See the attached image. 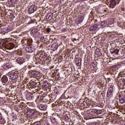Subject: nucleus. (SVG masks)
Masks as SVG:
<instances>
[{"label": "nucleus", "instance_id": "a211bd4d", "mask_svg": "<svg viewBox=\"0 0 125 125\" xmlns=\"http://www.w3.org/2000/svg\"><path fill=\"white\" fill-rule=\"evenodd\" d=\"M57 48H58V44L56 43H53L51 47V50H53V51H55Z\"/></svg>", "mask_w": 125, "mask_h": 125}, {"label": "nucleus", "instance_id": "58836bf2", "mask_svg": "<svg viewBox=\"0 0 125 125\" xmlns=\"http://www.w3.org/2000/svg\"><path fill=\"white\" fill-rule=\"evenodd\" d=\"M13 1H14V3H16V0H12V2H13Z\"/></svg>", "mask_w": 125, "mask_h": 125}, {"label": "nucleus", "instance_id": "b1692460", "mask_svg": "<svg viewBox=\"0 0 125 125\" xmlns=\"http://www.w3.org/2000/svg\"><path fill=\"white\" fill-rule=\"evenodd\" d=\"M110 5H112V6L117 5V2L116 1V0H111L110 1V3L109 5V6H110Z\"/></svg>", "mask_w": 125, "mask_h": 125}, {"label": "nucleus", "instance_id": "c85d7f7f", "mask_svg": "<svg viewBox=\"0 0 125 125\" xmlns=\"http://www.w3.org/2000/svg\"><path fill=\"white\" fill-rule=\"evenodd\" d=\"M79 24H81V23H82L83 22V16H81V17H80L79 18Z\"/></svg>", "mask_w": 125, "mask_h": 125}, {"label": "nucleus", "instance_id": "f3484780", "mask_svg": "<svg viewBox=\"0 0 125 125\" xmlns=\"http://www.w3.org/2000/svg\"><path fill=\"white\" fill-rule=\"evenodd\" d=\"M99 26H101L102 28H105V27H107V26H108V24L107 23V21H101L100 23Z\"/></svg>", "mask_w": 125, "mask_h": 125}, {"label": "nucleus", "instance_id": "6ab92c4d", "mask_svg": "<svg viewBox=\"0 0 125 125\" xmlns=\"http://www.w3.org/2000/svg\"><path fill=\"white\" fill-rule=\"evenodd\" d=\"M53 17V14L51 13H49L46 16V19L47 21H50L51 19H52V18Z\"/></svg>", "mask_w": 125, "mask_h": 125}, {"label": "nucleus", "instance_id": "c756f323", "mask_svg": "<svg viewBox=\"0 0 125 125\" xmlns=\"http://www.w3.org/2000/svg\"><path fill=\"white\" fill-rule=\"evenodd\" d=\"M96 54L97 55H100V50L99 48L96 49Z\"/></svg>", "mask_w": 125, "mask_h": 125}, {"label": "nucleus", "instance_id": "4c0bfd02", "mask_svg": "<svg viewBox=\"0 0 125 125\" xmlns=\"http://www.w3.org/2000/svg\"><path fill=\"white\" fill-rule=\"evenodd\" d=\"M42 59H43L42 57H40L38 60H42Z\"/></svg>", "mask_w": 125, "mask_h": 125}, {"label": "nucleus", "instance_id": "7c9ffc66", "mask_svg": "<svg viewBox=\"0 0 125 125\" xmlns=\"http://www.w3.org/2000/svg\"><path fill=\"white\" fill-rule=\"evenodd\" d=\"M40 41L41 42H43L45 41V40L44 39V36L41 37V38H40Z\"/></svg>", "mask_w": 125, "mask_h": 125}, {"label": "nucleus", "instance_id": "37998d69", "mask_svg": "<svg viewBox=\"0 0 125 125\" xmlns=\"http://www.w3.org/2000/svg\"><path fill=\"white\" fill-rule=\"evenodd\" d=\"M24 68H26V66H24Z\"/></svg>", "mask_w": 125, "mask_h": 125}, {"label": "nucleus", "instance_id": "f8f14e48", "mask_svg": "<svg viewBox=\"0 0 125 125\" xmlns=\"http://www.w3.org/2000/svg\"><path fill=\"white\" fill-rule=\"evenodd\" d=\"M37 105L39 106V108L40 110H41V111H45V110H46V105H45V104L41 103Z\"/></svg>", "mask_w": 125, "mask_h": 125}, {"label": "nucleus", "instance_id": "c03bdc74", "mask_svg": "<svg viewBox=\"0 0 125 125\" xmlns=\"http://www.w3.org/2000/svg\"><path fill=\"white\" fill-rule=\"evenodd\" d=\"M124 93L125 94V90L124 91Z\"/></svg>", "mask_w": 125, "mask_h": 125}, {"label": "nucleus", "instance_id": "39448f33", "mask_svg": "<svg viewBox=\"0 0 125 125\" xmlns=\"http://www.w3.org/2000/svg\"><path fill=\"white\" fill-rule=\"evenodd\" d=\"M36 10H37V6L36 5H32L29 7L28 11L31 14V13H34Z\"/></svg>", "mask_w": 125, "mask_h": 125}, {"label": "nucleus", "instance_id": "cd10ccee", "mask_svg": "<svg viewBox=\"0 0 125 125\" xmlns=\"http://www.w3.org/2000/svg\"><path fill=\"white\" fill-rule=\"evenodd\" d=\"M42 86L45 88L48 87V83H47V82H43L42 83Z\"/></svg>", "mask_w": 125, "mask_h": 125}, {"label": "nucleus", "instance_id": "49530a36", "mask_svg": "<svg viewBox=\"0 0 125 125\" xmlns=\"http://www.w3.org/2000/svg\"><path fill=\"white\" fill-rule=\"evenodd\" d=\"M62 96H61V97H62Z\"/></svg>", "mask_w": 125, "mask_h": 125}, {"label": "nucleus", "instance_id": "c9c22d12", "mask_svg": "<svg viewBox=\"0 0 125 125\" xmlns=\"http://www.w3.org/2000/svg\"><path fill=\"white\" fill-rule=\"evenodd\" d=\"M43 125H49V123H48V121H45Z\"/></svg>", "mask_w": 125, "mask_h": 125}, {"label": "nucleus", "instance_id": "a19ab883", "mask_svg": "<svg viewBox=\"0 0 125 125\" xmlns=\"http://www.w3.org/2000/svg\"><path fill=\"white\" fill-rule=\"evenodd\" d=\"M38 62H39V63H41V60H38Z\"/></svg>", "mask_w": 125, "mask_h": 125}, {"label": "nucleus", "instance_id": "1a4fd4ad", "mask_svg": "<svg viewBox=\"0 0 125 125\" xmlns=\"http://www.w3.org/2000/svg\"><path fill=\"white\" fill-rule=\"evenodd\" d=\"M16 62H17L18 64L19 65H22L23 63H25V59L23 57H19L16 59Z\"/></svg>", "mask_w": 125, "mask_h": 125}, {"label": "nucleus", "instance_id": "a878e982", "mask_svg": "<svg viewBox=\"0 0 125 125\" xmlns=\"http://www.w3.org/2000/svg\"><path fill=\"white\" fill-rule=\"evenodd\" d=\"M0 123H2V124H4V119L2 117V115L0 113Z\"/></svg>", "mask_w": 125, "mask_h": 125}, {"label": "nucleus", "instance_id": "a18cd8bd", "mask_svg": "<svg viewBox=\"0 0 125 125\" xmlns=\"http://www.w3.org/2000/svg\"><path fill=\"white\" fill-rule=\"evenodd\" d=\"M116 66V67H117V66H118L117 65H115Z\"/></svg>", "mask_w": 125, "mask_h": 125}, {"label": "nucleus", "instance_id": "ea45409f", "mask_svg": "<svg viewBox=\"0 0 125 125\" xmlns=\"http://www.w3.org/2000/svg\"><path fill=\"white\" fill-rule=\"evenodd\" d=\"M40 60V63H42V62L43 61V59H42V60Z\"/></svg>", "mask_w": 125, "mask_h": 125}, {"label": "nucleus", "instance_id": "423d86ee", "mask_svg": "<svg viewBox=\"0 0 125 125\" xmlns=\"http://www.w3.org/2000/svg\"><path fill=\"white\" fill-rule=\"evenodd\" d=\"M113 92L114 88H113V87H110L107 91V97H108V98H109V97H112Z\"/></svg>", "mask_w": 125, "mask_h": 125}, {"label": "nucleus", "instance_id": "20e7f679", "mask_svg": "<svg viewBox=\"0 0 125 125\" xmlns=\"http://www.w3.org/2000/svg\"><path fill=\"white\" fill-rule=\"evenodd\" d=\"M39 114V111L36 108H28L27 110V115L28 117H32V116H36Z\"/></svg>", "mask_w": 125, "mask_h": 125}, {"label": "nucleus", "instance_id": "2eb2a0df", "mask_svg": "<svg viewBox=\"0 0 125 125\" xmlns=\"http://www.w3.org/2000/svg\"><path fill=\"white\" fill-rule=\"evenodd\" d=\"M11 68H12V64L10 62L6 63L4 66V70H8V69H10Z\"/></svg>", "mask_w": 125, "mask_h": 125}, {"label": "nucleus", "instance_id": "4468645a", "mask_svg": "<svg viewBox=\"0 0 125 125\" xmlns=\"http://www.w3.org/2000/svg\"><path fill=\"white\" fill-rule=\"evenodd\" d=\"M31 76H32V77H40V76H41L40 72L37 71H33L31 72Z\"/></svg>", "mask_w": 125, "mask_h": 125}, {"label": "nucleus", "instance_id": "5701e85b", "mask_svg": "<svg viewBox=\"0 0 125 125\" xmlns=\"http://www.w3.org/2000/svg\"><path fill=\"white\" fill-rule=\"evenodd\" d=\"M119 52H120V50L119 49H113V51H111V54H114L115 53L117 55L119 54Z\"/></svg>", "mask_w": 125, "mask_h": 125}, {"label": "nucleus", "instance_id": "473e14b6", "mask_svg": "<svg viewBox=\"0 0 125 125\" xmlns=\"http://www.w3.org/2000/svg\"><path fill=\"white\" fill-rule=\"evenodd\" d=\"M34 125H41V122L40 121L34 123Z\"/></svg>", "mask_w": 125, "mask_h": 125}, {"label": "nucleus", "instance_id": "0eeeda50", "mask_svg": "<svg viewBox=\"0 0 125 125\" xmlns=\"http://www.w3.org/2000/svg\"><path fill=\"white\" fill-rule=\"evenodd\" d=\"M99 25L98 24H95L94 25L91 26L89 28V31H91V32H93L94 31H96L97 29H99V28H101V27H99Z\"/></svg>", "mask_w": 125, "mask_h": 125}, {"label": "nucleus", "instance_id": "bb28decb", "mask_svg": "<svg viewBox=\"0 0 125 125\" xmlns=\"http://www.w3.org/2000/svg\"><path fill=\"white\" fill-rule=\"evenodd\" d=\"M50 120L53 124H56V119L55 117H50Z\"/></svg>", "mask_w": 125, "mask_h": 125}, {"label": "nucleus", "instance_id": "aec40b11", "mask_svg": "<svg viewBox=\"0 0 125 125\" xmlns=\"http://www.w3.org/2000/svg\"><path fill=\"white\" fill-rule=\"evenodd\" d=\"M2 82L4 83H6L7 82H8V78L7 76L4 75L1 79Z\"/></svg>", "mask_w": 125, "mask_h": 125}, {"label": "nucleus", "instance_id": "9d476101", "mask_svg": "<svg viewBox=\"0 0 125 125\" xmlns=\"http://www.w3.org/2000/svg\"><path fill=\"white\" fill-rule=\"evenodd\" d=\"M25 50L28 53H32L35 51V48L32 46H28L25 48Z\"/></svg>", "mask_w": 125, "mask_h": 125}, {"label": "nucleus", "instance_id": "ddd939ff", "mask_svg": "<svg viewBox=\"0 0 125 125\" xmlns=\"http://www.w3.org/2000/svg\"><path fill=\"white\" fill-rule=\"evenodd\" d=\"M119 102H120V103H121V104H124V103H125V95H119Z\"/></svg>", "mask_w": 125, "mask_h": 125}, {"label": "nucleus", "instance_id": "f257e3e1", "mask_svg": "<svg viewBox=\"0 0 125 125\" xmlns=\"http://www.w3.org/2000/svg\"><path fill=\"white\" fill-rule=\"evenodd\" d=\"M7 76L9 77L10 80H11V81L17 80V79H19V77L21 78L19 72L14 70L12 71L11 73L7 74Z\"/></svg>", "mask_w": 125, "mask_h": 125}, {"label": "nucleus", "instance_id": "412c9836", "mask_svg": "<svg viewBox=\"0 0 125 125\" xmlns=\"http://www.w3.org/2000/svg\"><path fill=\"white\" fill-rule=\"evenodd\" d=\"M93 111L94 112L95 114H97L98 115L102 114V110L101 109H95L93 110Z\"/></svg>", "mask_w": 125, "mask_h": 125}, {"label": "nucleus", "instance_id": "4be33fe9", "mask_svg": "<svg viewBox=\"0 0 125 125\" xmlns=\"http://www.w3.org/2000/svg\"><path fill=\"white\" fill-rule=\"evenodd\" d=\"M13 30V26L11 25L7 27L6 29V33H8L9 32H11Z\"/></svg>", "mask_w": 125, "mask_h": 125}, {"label": "nucleus", "instance_id": "79ce46f5", "mask_svg": "<svg viewBox=\"0 0 125 125\" xmlns=\"http://www.w3.org/2000/svg\"><path fill=\"white\" fill-rule=\"evenodd\" d=\"M30 105H31V106H32V105H33L35 106V105H34V104H31Z\"/></svg>", "mask_w": 125, "mask_h": 125}, {"label": "nucleus", "instance_id": "e433bc0d", "mask_svg": "<svg viewBox=\"0 0 125 125\" xmlns=\"http://www.w3.org/2000/svg\"><path fill=\"white\" fill-rule=\"evenodd\" d=\"M62 32H65V31H67V29L66 28H62Z\"/></svg>", "mask_w": 125, "mask_h": 125}, {"label": "nucleus", "instance_id": "9b49d317", "mask_svg": "<svg viewBox=\"0 0 125 125\" xmlns=\"http://www.w3.org/2000/svg\"><path fill=\"white\" fill-rule=\"evenodd\" d=\"M5 47L7 49L10 50V49H13L14 48V44L13 43H7L5 44Z\"/></svg>", "mask_w": 125, "mask_h": 125}, {"label": "nucleus", "instance_id": "7ed1b4c3", "mask_svg": "<svg viewBox=\"0 0 125 125\" xmlns=\"http://www.w3.org/2000/svg\"><path fill=\"white\" fill-rule=\"evenodd\" d=\"M116 83L119 87L125 88V79H123L121 77H118L116 80Z\"/></svg>", "mask_w": 125, "mask_h": 125}, {"label": "nucleus", "instance_id": "393cba45", "mask_svg": "<svg viewBox=\"0 0 125 125\" xmlns=\"http://www.w3.org/2000/svg\"><path fill=\"white\" fill-rule=\"evenodd\" d=\"M114 23H115V20H114V19H110L109 21L108 25H113Z\"/></svg>", "mask_w": 125, "mask_h": 125}, {"label": "nucleus", "instance_id": "72a5a7b5", "mask_svg": "<svg viewBox=\"0 0 125 125\" xmlns=\"http://www.w3.org/2000/svg\"><path fill=\"white\" fill-rule=\"evenodd\" d=\"M46 32L47 33H50V32H51V29H50V28H47L46 29Z\"/></svg>", "mask_w": 125, "mask_h": 125}, {"label": "nucleus", "instance_id": "f03ea898", "mask_svg": "<svg viewBox=\"0 0 125 125\" xmlns=\"http://www.w3.org/2000/svg\"><path fill=\"white\" fill-rule=\"evenodd\" d=\"M30 31V34L33 38H35V39L41 38V36H42V35L38 30V28L33 27L31 28Z\"/></svg>", "mask_w": 125, "mask_h": 125}, {"label": "nucleus", "instance_id": "f704fd0d", "mask_svg": "<svg viewBox=\"0 0 125 125\" xmlns=\"http://www.w3.org/2000/svg\"><path fill=\"white\" fill-rule=\"evenodd\" d=\"M76 64L78 66H81V62H80L79 60L76 62Z\"/></svg>", "mask_w": 125, "mask_h": 125}, {"label": "nucleus", "instance_id": "6e6552de", "mask_svg": "<svg viewBox=\"0 0 125 125\" xmlns=\"http://www.w3.org/2000/svg\"><path fill=\"white\" fill-rule=\"evenodd\" d=\"M42 101H43V97L42 96H38L35 101V102H36L37 105H39V104L42 103Z\"/></svg>", "mask_w": 125, "mask_h": 125}, {"label": "nucleus", "instance_id": "2f4dec72", "mask_svg": "<svg viewBox=\"0 0 125 125\" xmlns=\"http://www.w3.org/2000/svg\"><path fill=\"white\" fill-rule=\"evenodd\" d=\"M99 122H92L91 125H99Z\"/></svg>", "mask_w": 125, "mask_h": 125}, {"label": "nucleus", "instance_id": "dca6fc26", "mask_svg": "<svg viewBox=\"0 0 125 125\" xmlns=\"http://www.w3.org/2000/svg\"><path fill=\"white\" fill-rule=\"evenodd\" d=\"M26 97L28 100H32L34 98V95L33 93H28L26 95Z\"/></svg>", "mask_w": 125, "mask_h": 125}]
</instances>
